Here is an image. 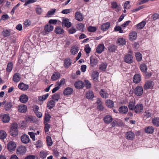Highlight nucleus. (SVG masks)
Segmentation results:
<instances>
[{"label":"nucleus","instance_id":"nucleus-30","mask_svg":"<svg viewBox=\"0 0 159 159\" xmlns=\"http://www.w3.org/2000/svg\"><path fill=\"white\" fill-rule=\"evenodd\" d=\"M145 132L148 134H152L154 131V129L152 126H149L145 128Z\"/></svg>","mask_w":159,"mask_h":159},{"label":"nucleus","instance_id":"nucleus-59","mask_svg":"<svg viewBox=\"0 0 159 159\" xmlns=\"http://www.w3.org/2000/svg\"><path fill=\"white\" fill-rule=\"evenodd\" d=\"M91 49L89 47V44L86 45L84 48V50L86 53H89L91 51Z\"/></svg>","mask_w":159,"mask_h":159},{"label":"nucleus","instance_id":"nucleus-43","mask_svg":"<svg viewBox=\"0 0 159 159\" xmlns=\"http://www.w3.org/2000/svg\"><path fill=\"white\" fill-rule=\"evenodd\" d=\"M84 25L82 23H80L76 25L77 29L79 30H80L83 32L84 31Z\"/></svg>","mask_w":159,"mask_h":159},{"label":"nucleus","instance_id":"nucleus-34","mask_svg":"<svg viewBox=\"0 0 159 159\" xmlns=\"http://www.w3.org/2000/svg\"><path fill=\"white\" fill-rule=\"evenodd\" d=\"M94 95L92 91H88L86 93V97L88 99H91L93 98Z\"/></svg>","mask_w":159,"mask_h":159},{"label":"nucleus","instance_id":"nucleus-41","mask_svg":"<svg viewBox=\"0 0 159 159\" xmlns=\"http://www.w3.org/2000/svg\"><path fill=\"white\" fill-rule=\"evenodd\" d=\"M55 32L57 34H61L64 33V30L61 27H57L55 28Z\"/></svg>","mask_w":159,"mask_h":159},{"label":"nucleus","instance_id":"nucleus-37","mask_svg":"<svg viewBox=\"0 0 159 159\" xmlns=\"http://www.w3.org/2000/svg\"><path fill=\"white\" fill-rule=\"evenodd\" d=\"M90 65L91 66L94 67L98 63V60L97 59L92 58L91 57L90 58Z\"/></svg>","mask_w":159,"mask_h":159},{"label":"nucleus","instance_id":"nucleus-42","mask_svg":"<svg viewBox=\"0 0 159 159\" xmlns=\"http://www.w3.org/2000/svg\"><path fill=\"white\" fill-rule=\"evenodd\" d=\"M12 107V105L11 102H7L5 103L4 107L6 110L8 111L10 110Z\"/></svg>","mask_w":159,"mask_h":159},{"label":"nucleus","instance_id":"nucleus-39","mask_svg":"<svg viewBox=\"0 0 159 159\" xmlns=\"http://www.w3.org/2000/svg\"><path fill=\"white\" fill-rule=\"evenodd\" d=\"M140 69L141 71L143 73L146 72L148 69L147 66L144 63L140 65Z\"/></svg>","mask_w":159,"mask_h":159},{"label":"nucleus","instance_id":"nucleus-6","mask_svg":"<svg viewBox=\"0 0 159 159\" xmlns=\"http://www.w3.org/2000/svg\"><path fill=\"white\" fill-rule=\"evenodd\" d=\"M62 25L63 26L69 28L71 26V24L68 19L64 18L62 21Z\"/></svg>","mask_w":159,"mask_h":159},{"label":"nucleus","instance_id":"nucleus-38","mask_svg":"<svg viewBox=\"0 0 159 159\" xmlns=\"http://www.w3.org/2000/svg\"><path fill=\"white\" fill-rule=\"evenodd\" d=\"M60 77V75L59 73L55 72L52 75L51 79L52 80H56Z\"/></svg>","mask_w":159,"mask_h":159},{"label":"nucleus","instance_id":"nucleus-14","mask_svg":"<svg viewBox=\"0 0 159 159\" xmlns=\"http://www.w3.org/2000/svg\"><path fill=\"white\" fill-rule=\"evenodd\" d=\"M105 46L103 44H100L97 47L96 52L98 54H100L104 50Z\"/></svg>","mask_w":159,"mask_h":159},{"label":"nucleus","instance_id":"nucleus-33","mask_svg":"<svg viewBox=\"0 0 159 159\" xmlns=\"http://www.w3.org/2000/svg\"><path fill=\"white\" fill-rule=\"evenodd\" d=\"M117 49V47L114 44L110 45L108 47V50L110 52H113Z\"/></svg>","mask_w":159,"mask_h":159},{"label":"nucleus","instance_id":"nucleus-52","mask_svg":"<svg viewBox=\"0 0 159 159\" xmlns=\"http://www.w3.org/2000/svg\"><path fill=\"white\" fill-rule=\"evenodd\" d=\"M47 144L48 146H51L52 144V142L51 137L50 136H47L46 137Z\"/></svg>","mask_w":159,"mask_h":159},{"label":"nucleus","instance_id":"nucleus-60","mask_svg":"<svg viewBox=\"0 0 159 159\" xmlns=\"http://www.w3.org/2000/svg\"><path fill=\"white\" fill-rule=\"evenodd\" d=\"M44 126V131L45 133L48 132L50 128V125L47 123H46Z\"/></svg>","mask_w":159,"mask_h":159},{"label":"nucleus","instance_id":"nucleus-48","mask_svg":"<svg viewBox=\"0 0 159 159\" xmlns=\"http://www.w3.org/2000/svg\"><path fill=\"white\" fill-rule=\"evenodd\" d=\"M152 82L150 81L146 82L144 84V88L145 90L149 89L152 86Z\"/></svg>","mask_w":159,"mask_h":159},{"label":"nucleus","instance_id":"nucleus-12","mask_svg":"<svg viewBox=\"0 0 159 159\" xmlns=\"http://www.w3.org/2000/svg\"><path fill=\"white\" fill-rule=\"evenodd\" d=\"M71 63L72 60L69 58H66L64 61V66L66 68H69L71 66Z\"/></svg>","mask_w":159,"mask_h":159},{"label":"nucleus","instance_id":"nucleus-25","mask_svg":"<svg viewBox=\"0 0 159 159\" xmlns=\"http://www.w3.org/2000/svg\"><path fill=\"white\" fill-rule=\"evenodd\" d=\"M100 94L101 96L104 98H106L109 96V94L104 89H102L100 91Z\"/></svg>","mask_w":159,"mask_h":159},{"label":"nucleus","instance_id":"nucleus-3","mask_svg":"<svg viewBox=\"0 0 159 159\" xmlns=\"http://www.w3.org/2000/svg\"><path fill=\"white\" fill-rule=\"evenodd\" d=\"M143 93V89L141 86H137L134 90V93L137 96H141Z\"/></svg>","mask_w":159,"mask_h":159},{"label":"nucleus","instance_id":"nucleus-16","mask_svg":"<svg viewBox=\"0 0 159 159\" xmlns=\"http://www.w3.org/2000/svg\"><path fill=\"white\" fill-rule=\"evenodd\" d=\"M18 108V111L21 113H25L26 111L27 110V106L24 104L19 105Z\"/></svg>","mask_w":159,"mask_h":159},{"label":"nucleus","instance_id":"nucleus-46","mask_svg":"<svg viewBox=\"0 0 159 159\" xmlns=\"http://www.w3.org/2000/svg\"><path fill=\"white\" fill-rule=\"evenodd\" d=\"M107 64L106 63H103L100 66L99 69L100 70L104 71L106 70Z\"/></svg>","mask_w":159,"mask_h":159},{"label":"nucleus","instance_id":"nucleus-55","mask_svg":"<svg viewBox=\"0 0 159 159\" xmlns=\"http://www.w3.org/2000/svg\"><path fill=\"white\" fill-rule=\"evenodd\" d=\"M87 30L89 32H94L96 31L97 28L96 27L89 26L88 27Z\"/></svg>","mask_w":159,"mask_h":159},{"label":"nucleus","instance_id":"nucleus-64","mask_svg":"<svg viewBox=\"0 0 159 159\" xmlns=\"http://www.w3.org/2000/svg\"><path fill=\"white\" fill-rule=\"evenodd\" d=\"M76 30L75 28H71L68 30V33L70 34H72L75 33L76 32Z\"/></svg>","mask_w":159,"mask_h":159},{"label":"nucleus","instance_id":"nucleus-10","mask_svg":"<svg viewBox=\"0 0 159 159\" xmlns=\"http://www.w3.org/2000/svg\"><path fill=\"white\" fill-rule=\"evenodd\" d=\"M20 139L22 142L24 144L28 143L30 141L29 136L26 134H23L22 135Z\"/></svg>","mask_w":159,"mask_h":159},{"label":"nucleus","instance_id":"nucleus-28","mask_svg":"<svg viewBox=\"0 0 159 159\" xmlns=\"http://www.w3.org/2000/svg\"><path fill=\"white\" fill-rule=\"evenodd\" d=\"M10 120V117L8 115L4 114L2 117V120L4 123H8Z\"/></svg>","mask_w":159,"mask_h":159},{"label":"nucleus","instance_id":"nucleus-40","mask_svg":"<svg viewBox=\"0 0 159 159\" xmlns=\"http://www.w3.org/2000/svg\"><path fill=\"white\" fill-rule=\"evenodd\" d=\"M106 104L107 106L110 108H112L114 106V103L113 102L110 100H108L106 101Z\"/></svg>","mask_w":159,"mask_h":159},{"label":"nucleus","instance_id":"nucleus-54","mask_svg":"<svg viewBox=\"0 0 159 159\" xmlns=\"http://www.w3.org/2000/svg\"><path fill=\"white\" fill-rule=\"evenodd\" d=\"M51 116L48 114H45L44 118V122L45 124L47 123L50 120Z\"/></svg>","mask_w":159,"mask_h":159},{"label":"nucleus","instance_id":"nucleus-36","mask_svg":"<svg viewBox=\"0 0 159 159\" xmlns=\"http://www.w3.org/2000/svg\"><path fill=\"white\" fill-rule=\"evenodd\" d=\"M79 51V48L77 46H73L71 48L70 52L72 54L75 55Z\"/></svg>","mask_w":159,"mask_h":159},{"label":"nucleus","instance_id":"nucleus-61","mask_svg":"<svg viewBox=\"0 0 159 159\" xmlns=\"http://www.w3.org/2000/svg\"><path fill=\"white\" fill-rule=\"evenodd\" d=\"M152 18L154 20H156L159 19V14L157 13H155L152 16Z\"/></svg>","mask_w":159,"mask_h":159},{"label":"nucleus","instance_id":"nucleus-9","mask_svg":"<svg viewBox=\"0 0 159 159\" xmlns=\"http://www.w3.org/2000/svg\"><path fill=\"white\" fill-rule=\"evenodd\" d=\"M135 134L131 131H128L126 133L125 138L128 140H132L134 138Z\"/></svg>","mask_w":159,"mask_h":159},{"label":"nucleus","instance_id":"nucleus-32","mask_svg":"<svg viewBox=\"0 0 159 159\" xmlns=\"http://www.w3.org/2000/svg\"><path fill=\"white\" fill-rule=\"evenodd\" d=\"M13 69V64L11 62H9L8 63L7 68L6 71L8 73L10 72Z\"/></svg>","mask_w":159,"mask_h":159},{"label":"nucleus","instance_id":"nucleus-47","mask_svg":"<svg viewBox=\"0 0 159 159\" xmlns=\"http://www.w3.org/2000/svg\"><path fill=\"white\" fill-rule=\"evenodd\" d=\"M56 11V9L55 8L51 9L48 12L46 15V16L47 17H49V16L54 15Z\"/></svg>","mask_w":159,"mask_h":159},{"label":"nucleus","instance_id":"nucleus-18","mask_svg":"<svg viewBox=\"0 0 159 159\" xmlns=\"http://www.w3.org/2000/svg\"><path fill=\"white\" fill-rule=\"evenodd\" d=\"M133 80L135 83H139L141 80V75L139 74H135L134 76Z\"/></svg>","mask_w":159,"mask_h":159},{"label":"nucleus","instance_id":"nucleus-31","mask_svg":"<svg viewBox=\"0 0 159 159\" xmlns=\"http://www.w3.org/2000/svg\"><path fill=\"white\" fill-rule=\"evenodd\" d=\"M137 37V34L134 31L131 32L129 34V38L131 40H133L136 39Z\"/></svg>","mask_w":159,"mask_h":159},{"label":"nucleus","instance_id":"nucleus-7","mask_svg":"<svg viewBox=\"0 0 159 159\" xmlns=\"http://www.w3.org/2000/svg\"><path fill=\"white\" fill-rule=\"evenodd\" d=\"M96 103L97 104V108L98 111H102L104 109V107L102 105V102L99 98L98 99Z\"/></svg>","mask_w":159,"mask_h":159},{"label":"nucleus","instance_id":"nucleus-26","mask_svg":"<svg viewBox=\"0 0 159 159\" xmlns=\"http://www.w3.org/2000/svg\"><path fill=\"white\" fill-rule=\"evenodd\" d=\"M20 75L19 73H16L13 76V80L15 82H19L20 80Z\"/></svg>","mask_w":159,"mask_h":159},{"label":"nucleus","instance_id":"nucleus-58","mask_svg":"<svg viewBox=\"0 0 159 159\" xmlns=\"http://www.w3.org/2000/svg\"><path fill=\"white\" fill-rule=\"evenodd\" d=\"M35 10L37 14L40 15L42 12V9L40 6H37L35 9Z\"/></svg>","mask_w":159,"mask_h":159},{"label":"nucleus","instance_id":"nucleus-23","mask_svg":"<svg viewBox=\"0 0 159 159\" xmlns=\"http://www.w3.org/2000/svg\"><path fill=\"white\" fill-rule=\"evenodd\" d=\"M11 30L10 29H4L3 30L2 34L4 37L9 36L11 35Z\"/></svg>","mask_w":159,"mask_h":159},{"label":"nucleus","instance_id":"nucleus-62","mask_svg":"<svg viewBox=\"0 0 159 159\" xmlns=\"http://www.w3.org/2000/svg\"><path fill=\"white\" fill-rule=\"evenodd\" d=\"M28 134L30 135V138L32 139L33 141L35 140V134L33 132H29Z\"/></svg>","mask_w":159,"mask_h":159},{"label":"nucleus","instance_id":"nucleus-44","mask_svg":"<svg viewBox=\"0 0 159 159\" xmlns=\"http://www.w3.org/2000/svg\"><path fill=\"white\" fill-rule=\"evenodd\" d=\"M49 94L47 93L42 96H39L38 97V99L40 101H43L46 100L48 97Z\"/></svg>","mask_w":159,"mask_h":159},{"label":"nucleus","instance_id":"nucleus-51","mask_svg":"<svg viewBox=\"0 0 159 159\" xmlns=\"http://www.w3.org/2000/svg\"><path fill=\"white\" fill-rule=\"evenodd\" d=\"M135 102L133 101L129 102L128 107L129 109L131 110H133L134 108Z\"/></svg>","mask_w":159,"mask_h":159},{"label":"nucleus","instance_id":"nucleus-15","mask_svg":"<svg viewBox=\"0 0 159 159\" xmlns=\"http://www.w3.org/2000/svg\"><path fill=\"white\" fill-rule=\"evenodd\" d=\"M75 19L80 21H82L84 19L82 14L80 11H77L75 14Z\"/></svg>","mask_w":159,"mask_h":159},{"label":"nucleus","instance_id":"nucleus-56","mask_svg":"<svg viewBox=\"0 0 159 159\" xmlns=\"http://www.w3.org/2000/svg\"><path fill=\"white\" fill-rule=\"evenodd\" d=\"M136 59L138 61H140L142 60V57L141 54L139 52H137L135 53Z\"/></svg>","mask_w":159,"mask_h":159},{"label":"nucleus","instance_id":"nucleus-5","mask_svg":"<svg viewBox=\"0 0 159 159\" xmlns=\"http://www.w3.org/2000/svg\"><path fill=\"white\" fill-rule=\"evenodd\" d=\"M124 61L127 63L131 64L133 62V57L131 54H127L125 55L124 57Z\"/></svg>","mask_w":159,"mask_h":159},{"label":"nucleus","instance_id":"nucleus-20","mask_svg":"<svg viewBox=\"0 0 159 159\" xmlns=\"http://www.w3.org/2000/svg\"><path fill=\"white\" fill-rule=\"evenodd\" d=\"M110 26V23L107 22L103 23L101 26V29L103 31H106L107 30Z\"/></svg>","mask_w":159,"mask_h":159},{"label":"nucleus","instance_id":"nucleus-45","mask_svg":"<svg viewBox=\"0 0 159 159\" xmlns=\"http://www.w3.org/2000/svg\"><path fill=\"white\" fill-rule=\"evenodd\" d=\"M146 24L145 21H143L137 25V28L139 29H142L144 27Z\"/></svg>","mask_w":159,"mask_h":159},{"label":"nucleus","instance_id":"nucleus-19","mask_svg":"<svg viewBox=\"0 0 159 159\" xmlns=\"http://www.w3.org/2000/svg\"><path fill=\"white\" fill-rule=\"evenodd\" d=\"M54 27L53 26L49 25H46L44 27V30L45 33L51 32L53 30Z\"/></svg>","mask_w":159,"mask_h":159},{"label":"nucleus","instance_id":"nucleus-22","mask_svg":"<svg viewBox=\"0 0 159 159\" xmlns=\"http://www.w3.org/2000/svg\"><path fill=\"white\" fill-rule=\"evenodd\" d=\"M18 87L20 89L23 91H25L28 89L29 85L22 83H20L18 85Z\"/></svg>","mask_w":159,"mask_h":159},{"label":"nucleus","instance_id":"nucleus-13","mask_svg":"<svg viewBox=\"0 0 159 159\" xmlns=\"http://www.w3.org/2000/svg\"><path fill=\"white\" fill-rule=\"evenodd\" d=\"M99 75V73L98 72L96 71H93L91 75L92 79L94 81H97L98 80Z\"/></svg>","mask_w":159,"mask_h":159},{"label":"nucleus","instance_id":"nucleus-4","mask_svg":"<svg viewBox=\"0 0 159 159\" xmlns=\"http://www.w3.org/2000/svg\"><path fill=\"white\" fill-rule=\"evenodd\" d=\"M143 107L142 104H138L134 107V110L136 113L140 114L143 111Z\"/></svg>","mask_w":159,"mask_h":159},{"label":"nucleus","instance_id":"nucleus-21","mask_svg":"<svg viewBox=\"0 0 159 159\" xmlns=\"http://www.w3.org/2000/svg\"><path fill=\"white\" fill-rule=\"evenodd\" d=\"M28 96L25 94L21 95L19 98L20 101L22 103L26 102L28 101Z\"/></svg>","mask_w":159,"mask_h":159},{"label":"nucleus","instance_id":"nucleus-57","mask_svg":"<svg viewBox=\"0 0 159 159\" xmlns=\"http://www.w3.org/2000/svg\"><path fill=\"white\" fill-rule=\"evenodd\" d=\"M84 86L85 85L86 89H89L91 86V83L88 80H84Z\"/></svg>","mask_w":159,"mask_h":159},{"label":"nucleus","instance_id":"nucleus-63","mask_svg":"<svg viewBox=\"0 0 159 159\" xmlns=\"http://www.w3.org/2000/svg\"><path fill=\"white\" fill-rule=\"evenodd\" d=\"M36 145L37 148H41L42 146V142L40 140H38L36 143Z\"/></svg>","mask_w":159,"mask_h":159},{"label":"nucleus","instance_id":"nucleus-49","mask_svg":"<svg viewBox=\"0 0 159 159\" xmlns=\"http://www.w3.org/2000/svg\"><path fill=\"white\" fill-rule=\"evenodd\" d=\"M7 133L4 130L0 131V139H4L7 137Z\"/></svg>","mask_w":159,"mask_h":159},{"label":"nucleus","instance_id":"nucleus-24","mask_svg":"<svg viewBox=\"0 0 159 159\" xmlns=\"http://www.w3.org/2000/svg\"><path fill=\"white\" fill-rule=\"evenodd\" d=\"M55 102L53 100H51L48 101L47 104V107L50 110L52 108L55 106Z\"/></svg>","mask_w":159,"mask_h":159},{"label":"nucleus","instance_id":"nucleus-2","mask_svg":"<svg viewBox=\"0 0 159 159\" xmlns=\"http://www.w3.org/2000/svg\"><path fill=\"white\" fill-rule=\"evenodd\" d=\"M26 151V147L24 146H20L18 147L17 149L16 153L17 155H21L25 154Z\"/></svg>","mask_w":159,"mask_h":159},{"label":"nucleus","instance_id":"nucleus-8","mask_svg":"<svg viewBox=\"0 0 159 159\" xmlns=\"http://www.w3.org/2000/svg\"><path fill=\"white\" fill-rule=\"evenodd\" d=\"M74 86L77 89H80L84 87V83L82 81L79 80L75 83Z\"/></svg>","mask_w":159,"mask_h":159},{"label":"nucleus","instance_id":"nucleus-11","mask_svg":"<svg viewBox=\"0 0 159 159\" xmlns=\"http://www.w3.org/2000/svg\"><path fill=\"white\" fill-rule=\"evenodd\" d=\"M16 148V144L13 141L9 142L7 145V148L9 151L10 152L15 150Z\"/></svg>","mask_w":159,"mask_h":159},{"label":"nucleus","instance_id":"nucleus-35","mask_svg":"<svg viewBox=\"0 0 159 159\" xmlns=\"http://www.w3.org/2000/svg\"><path fill=\"white\" fill-rule=\"evenodd\" d=\"M152 123L156 126H159V118L155 117L152 119Z\"/></svg>","mask_w":159,"mask_h":159},{"label":"nucleus","instance_id":"nucleus-53","mask_svg":"<svg viewBox=\"0 0 159 159\" xmlns=\"http://www.w3.org/2000/svg\"><path fill=\"white\" fill-rule=\"evenodd\" d=\"M47 156V154L46 152L41 151L40 152L39 156L40 158L44 159L46 158Z\"/></svg>","mask_w":159,"mask_h":159},{"label":"nucleus","instance_id":"nucleus-17","mask_svg":"<svg viewBox=\"0 0 159 159\" xmlns=\"http://www.w3.org/2000/svg\"><path fill=\"white\" fill-rule=\"evenodd\" d=\"M73 92L72 88L68 87L65 89L63 92V94L65 96H67L71 95Z\"/></svg>","mask_w":159,"mask_h":159},{"label":"nucleus","instance_id":"nucleus-29","mask_svg":"<svg viewBox=\"0 0 159 159\" xmlns=\"http://www.w3.org/2000/svg\"><path fill=\"white\" fill-rule=\"evenodd\" d=\"M128 111V109L127 106H122L120 107V113L122 114H126Z\"/></svg>","mask_w":159,"mask_h":159},{"label":"nucleus","instance_id":"nucleus-27","mask_svg":"<svg viewBox=\"0 0 159 159\" xmlns=\"http://www.w3.org/2000/svg\"><path fill=\"white\" fill-rule=\"evenodd\" d=\"M103 120L105 123L109 124L112 121V118L111 116L107 115L104 117Z\"/></svg>","mask_w":159,"mask_h":159},{"label":"nucleus","instance_id":"nucleus-1","mask_svg":"<svg viewBox=\"0 0 159 159\" xmlns=\"http://www.w3.org/2000/svg\"><path fill=\"white\" fill-rule=\"evenodd\" d=\"M18 125L16 123H14L11 125L10 134L13 137L17 136L18 134Z\"/></svg>","mask_w":159,"mask_h":159},{"label":"nucleus","instance_id":"nucleus-50","mask_svg":"<svg viewBox=\"0 0 159 159\" xmlns=\"http://www.w3.org/2000/svg\"><path fill=\"white\" fill-rule=\"evenodd\" d=\"M60 95L58 94L57 93H55L52 97V100H53L55 102L58 101Z\"/></svg>","mask_w":159,"mask_h":159}]
</instances>
